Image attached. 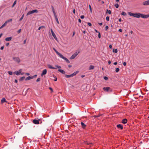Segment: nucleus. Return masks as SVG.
Here are the masks:
<instances>
[{"label":"nucleus","instance_id":"nucleus-57","mask_svg":"<svg viewBox=\"0 0 149 149\" xmlns=\"http://www.w3.org/2000/svg\"><path fill=\"white\" fill-rule=\"evenodd\" d=\"M78 20L79 22L81 23V20L80 19H79Z\"/></svg>","mask_w":149,"mask_h":149},{"label":"nucleus","instance_id":"nucleus-11","mask_svg":"<svg viewBox=\"0 0 149 149\" xmlns=\"http://www.w3.org/2000/svg\"><path fill=\"white\" fill-rule=\"evenodd\" d=\"M60 58H62L63 59V58H64V56H63L61 54V53H59V52H58L57 54H56Z\"/></svg>","mask_w":149,"mask_h":149},{"label":"nucleus","instance_id":"nucleus-59","mask_svg":"<svg viewBox=\"0 0 149 149\" xmlns=\"http://www.w3.org/2000/svg\"><path fill=\"white\" fill-rule=\"evenodd\" d=\"M49 89L52 91H53V89L51 87H49Z\"/></svg>","mask_w":149,"mask_h":149},{"label":"nucleus","instance_id":"nucleus-34","mask_svg":"<svg viewBox=\"0 0 149 149\" xmlns=\"http://www.w3.org/2000/svg\"><path fill=\"white\" fill-rule=\"evenodd\" d=\"M8 72L10 75H12L13 74V72L11 71H8Z\"/></svg>","mask_w":149,"mask_h":149},{"label":"nucleus","instance_id":"nucleus-49","mask_svg":"<svg viewBox=\"0 0 149 149\" xmlns=\"http://www.w3.org/2000/svg\"><path fill=\"white\" fill-rule=\"evenodd\" d=\"M84 15H81V19H83L84 18Z\"/></svg>","mask_w":149,"mask_h":149},{"label":"nucleus","instance_id":"nucleus-14","mask_svg":"<svg viewBox=\"0 0 149 149\" xmlns=\"http://www.w3.org/2000/svg\"><path fill=\"white\" fill-rule=\"evenodd\" d=\"M22 72V69H20L17 72L16 75H19Z\"/></svg>","mask_w":149,"mask_h":149},{"label":"nucleus","instance_id":"nucleus-60","mask_svg":"<svg viewBox=\"0 0 149 149\" xmlns=\"http://www.w3.org/2000/svg\"><path fill=\"white\" fill-rule=\"evenodd\" d=\"M73 13H74V14H75V9H74L73 10Z\"/></svg>","mask_w":149,"mask_h":149},{"label":"nucleus","instance_id":"nucleus-24","mask_svg":"<svg viewBox=\"0 0 149 149\" xmlns=\"http://www.w3.org/2000/svg\"><path fill=\"white\" fill-rule=\"evenodd\" d=\"M12 19H9L7 21H6L5 22V23L7 24V23H8V22H11V21H12Z\"/></svg>","mask_w":149,"mask_h":149},{"label":"nucleus","instance_id":"nucleus-33","mask_svg":"<svg viewBox=\"0 0 149 149\" xmlns=\"http://www.w3.org/2000/svg\"><path fill=\"white\" fill-rule=\"evenodd\" d=\"M24 17V14H23L22 16V17H21V18L20 19H19V21H21L23 18V17Z\"/></svg>","mask_w":149,"mask_h":149},{"label":"nucleus","instance_id":"nucleus-58","mask_svg":"<svg viewBox=\"0 0 149 149\" xmlns=\"http://www.w3.org/2000/svg\"><path fill=\"white\" fill-rule=\"evenodd\" d=\"M37 76V75L36 74V75H34L33 76H32V77H33V78H34L36 77Z\"/></svg>","mask_w":149,"mask_h":149},{"label":"nucleus","instance_id":"nucleus-25","mask_svg":"<svg viewBox=\"0 0 149 149\" xmlns=\"http://www.w3.org/2000/svg\"><path fill=\"white\" fill-rule=\"evenodd\" d=\"M121 15H123L125 16L127 15V14L126 13L124 12H122L121 13Z\"/></svg>","mask_w":149,"mask_h":149},{"label":"nucleus","instance_id":"nucleus-61","mask_svg":"<svg viewBox=\"0 0 149 149\" xmlns=\"http://www.w3.org/2000/svg\"><path fill=\"white\" fill-rule=\"evenodd\" d=\"M55 79H54V80L55 81H56L57 80V78L56 77H55Z\"/></svg>","mask_w":149,"mask_h":149},{"label":"nucleus","instance_id":"nucleus-4","mask_svg":"<svg viewBox=\"0 0 149 149\" xmlns=\"http://www.w3.org/2000/svg\"><path fill=\"white\" fill-rule=\"evenodd\" d=\"M13 60L16 62L19 63L20 62V59L18 57H14L13 58Z\"/></svg>","mask_w":149,"mask_h":149},{"label":"nucleus","instance_id":"nucleus-52","mask_svg":"<svg viewBox=\"0 0 149 149\" xmlns=\"http://www.w3.org/2000/svg\"><path fill=\"white\" fill-rule=\"evenodd\" d=\"M21 29H19L17 31L18 33H20V32H21Z\"/></svg>","mask_w":149,"mask_h":149},{"label":"nucleus","instance_id":"nucleus-6","mask_svg":"<svg viewBox=\"0 0 149 149\" xmlns=\"http://www.w3.org/2000/svg\"><path fill=\"white\" fill-rule=\"evenodd\" d=\"M40 120H38L36 119H34L33 120V123L35 124H38L39 123V121Z\"/></svg>","mask_w":149,"mask_h":149},{"label":"nucleus","instance_id":"nucleus-53","mask_svg":"<svg viewBox=\"0 0 149 149\" xmlns=\"http://www.w3.org/2000/svg\"><path fill=\"white\" fill-rule=\"evenodd\" d=\"M123 65L124 66H126V63L125 62H124L123 63Z\"/></svg>","mask_w":149,"mask_h":149},{"label":"nucleus","instance_id":"nucleus-46","mask_svg":"<svg viewBox=\"0 0 149 149\" xmlns=\"http://www.w3.org/2000/svg\"><path fill=\"white\" fill-rule=\"evenodd\" d=\"M51 7H52V11H54L55 10H54V7L53 6H51Z\"/></svg>","mask_w":149,"mask_h":149},{"label":"nucleus","instance_id":"nucleus-37","mask_svg":"<svg viewBox=\"0 0 149 149\" xmlns=\"http://www.w3.org/2000/svg\"><path fill=\"white\" fill-rule=\"evenodd\" d=\"M53 12L54 14V17H56L57 16L56 15V13L55 11V10L54 11H53Z\"/></svg>","mask_w":149,"mask_h":149},{"label":"nucleus","instance_id":"nucleus-40","mask_svg":"<svg viewBox=\"0 0 149 149\" xmlns=\"http://www.w3.org/2000/svg\"><path fill=\"white\" fill-rule=\"evenodd\" d=\"M89 9H90V11L92 12V8H91V6L89 5Z\"/></svg>","mask_w":149,"mask_h":149},{"label":"nucleus","instance_id":"nucleus-20","mask_svg":"<svg viewBox=\"0 0 149 149\" xmlns=\"http://www.w3.org/2000/svg\"><path fill=\"white\" fill-rule=\"evenodd\" d=\"M94 67L93 65H91L89 66V69L90 70H93L94 69Z\"/></svg>","mask_w":149,"mask_h":149},{"label":"nucleus","instance_id":"nucleus-12","mask_svg":"<svg viewBox=\"0 0 149 149\" xmlns=\"http://www.w3.org/2000/svg\"><path fill=\"white\" fill-rule=\"evenodd\" d=\"M60 58H62L63 59V58H64V56H63L61 54V53H59V52H58L57 54H56Z\"/></svg>","mask_w":149,"mask_h":149},{"label":"nucleus","instance_id":"nucleus-26","mask_svg":"<svg viewBox=\"0 0 149 149\" xmlns=\"http://www.w3.org/2000/svg\"><path fill=\"white\" fill-rule=\"evenodd\" d=\"M55 19H56L57 22V23L58 24H59V23L58 21V19L57 18V16L55 17Z\"/></svg>","mask_w":149,"mask_h":149},{"label":"nucleus","instance_id":"nucleus-47","mask_svg":"<svg viewBox=\"0 0 149 149\" xmlns=\"http://www.w3.org/2000/svg\"><path fill=\"white\" fill-rule=\"evenodd\" d=\"M87 24L88 25H89V26H91L92 25V24L91 23L88 22Z\"/></svg>","mask_w":149,"mask_h":149},{"label":"nucleus","instance_id":"nucleus-39","mask_svg":"<svg viewBox=\"0 0 149 149\" xmlns=\"http://www.w3.org/2000/svg\"><path fill=\"white\" fill-rule=\"evenodd\" d=\"M65 77L66 78H69V77H71L70 76V75H68L66 74L65 75Z\"/></svg>","mask_w":149,"mask_h":149},{"label":"nucleus","instance_id":"nucleus-2","mask_svg":"<svg viewBox=\"0 0 149 149\" xmlns=\"http://www.w3.org/2000/svg\"><path fill=\"white\" fill-rule=\"evenodd\" d=\"M38 12V10H32L29 11L27 13L26 15L28 16L35 13H37Z\"/></svg>","mask_w":149,"mask_h":149},{"label":"nucleus","instance_id":"nucleus-9","mask_svg":"<svg viewBox=\"0 0 149 149\" xmlns=\"http://www.w3.org/2000/svg\"><path fill=\"white\" fill-rule=\"evenodd\" d=\"M7 102V101L6 100V99L5 98H3L1 101V104H3L4 102Z\"/></svg>","mask_w":149,"mask_h":149},{"label":"nucleus","instance_id":"nucleus-38","mask_svg":"<svg viewBox=\"0 0 149 149\" xmlns=\"http://www.w3.org/2000/svg\"><path fill=\"white\" fill-rule=\"evenodd\" d=\"M57 68H61V66H59L58 65H55V66Z\"/></svg>","mask_w":149,"mask_h":149},{"label":"nucleus","instance_id":"nucleus-19","mask_svg":"<svg viewBox=\"0 0 149 149\" xmlns=\"http://www.w3.org/2000/svg\"><path fill=\"white\" fill-rule=\"evenodd\" d=\"M117 127L118 128H120L121 130L123 129V126L120 124H118L117 125Z\"/></svg>","mask_w":149,"mask_h":149},{"label":"nucleus","instance_id":"nucleus-18","mask_svg":"<svg viewBox=\"0 0 149 149\" xmlns=\"http://www.w3.org/2000/svg\"><path fill=\"white\" fill-rule=\"evenodd\" d=\"M12 39V37H8L5 39V40L6 41H9L11 40Z\"/></svg>","mask_w":149,"mask_h":149},{"label":"nucleus","instance_id":"nucleus-50","mask_svg":"<svg viewBox=\"0 0 149 149\" xmlns=\"http://www.w3.org/2000/svg\"><path fill=\"white\" fill-rule=\"evenodd\" d=\"M108 13L109 14H111V11L110 10H109L108 11Z\"/></svg>","mask_w":149,"mask_h":149},{"label":"nucleus","instance_id":"nucleus-41","mask_svg":"<svg viewBox=\"0 0 149 149\" xmlns=\"http://www.w3.org/2000/svg\"><path fill=\"white\" fill-rule=\"evenodd\" d=\"M106 19L107 21H109V17L108 16L106 17Z\"/></svg>","mask_w":149,"mask_h":149},{"label":"nucleus","instance_id":"nucleus-36","mask_svg":"<svg viewBox=\"0 0 149 149\" xmlns=\"http://www.w3.org/2000/svg\"><path fill=\"white\" fill-rule=\"evenodd\" d=\"M53 12L54 14V17H56L57 16L56 15V13L55 11V10L54 11H53Z\"/></svg>","mask_w":149,"mask_h":149},{"label":"nucleus","instance_id":"nucleus-10","mask_svg":"<svg viewBox=\"0 0 149 149\" xmlns=\"http://www.w3.org/2000/svg\"><path fill=\"white\" fill-rule=\"evenodd\" d=\"M47 66H48V68H49V69H56V68L53 67L50 64H48L47 65Z\"/></svg>","mask_w":149,"mask_h":149},{"label":"nucleus","instance_id":"nucleus-48","mask_svg":"<svg viewBox=\"0 0 149 149\" xmlns=\"http://www.w3.org/2000/svg\"><path fill=\"white\" fill-rule=\"evenodd\" d=\"M109 27L108 26H106L105 27V30L107 31Z\"/></svg>","mask_w":149,"mask_h":149},{"label":"nucleus","instance_id":"nucleus-23","mask_svg":"<svg viewBox=\"0 0 149 149\" xmlns=\"http://www.w3.org/2000/svg\"><path fill=\"white\" fill-rule=\"evenodd\" d=\"M52 36H53V37H54V39L57 40V38L55 34L54 33H53V34H52Z\"/></svg>","mask_w":149,"mask_h":149},{"label":"nucleus","instance_id":"nucleus-1","mask_svg":"<svg viewBox=\"0 0 149 149\" xmlns=\"http://www.w3.org/2000/svg\"><path fill=\"white\" fill-rule=\"evenodd\" d=\"M128 14L131 16L137 18L141 17L143 18H146L149 17V15H144L139 13H134L129 12L128 13Z\"/></svg>","mask_w":149,"mask_h":149},{"label":"nucleus","instance_id":"nucleus-13","mask_svg":"<svg viewBox=\"0 0 149 149\" xmlns=\"http://www.w3.org/2000/svg\"><path fill=\"white\" fill-rule=\"evenodd\" d=\"M81 125L82 127L83 128H85L86 126V125L83 122H81Z\"/></svg>","mask_w":149,"mask_h":149},{"label":"nucleus","instance_id":"nucleus-7","mask_svg":"<svg viewBox=\"0 0 149 149\" xmlns=\"http://www.w3.org/2000/svg\"><path fill=\"white\" fill-rule=\"evenodd\" d=\"M143 4L144 6L149 5V0L143 2Z\"/></svg>","mask_w":149,"mask_h":149},{"label":"nucleus","instance_id":"nucleus-31","mask_svg":"<svg viewBox=\"0 0 149 149\" xmlns=\"http://www.w3.org/2000/svg\"><path fill=\"white\" fill-rule=\"evenodd\" d=\"M25 78V77H23L20 78V79H19V80L21 81H22Z\"/></svg>","mask_w":149,"mask_h":149},{"label":"nucleus","instance_id":"nucleus-51","mask_svg":"<svg viewBox=\"0 0 149 149\" xmlns=\"http://www.w3.org/2000/svg\"><path fill=\"white\" fill-rule=\"evenodd\" d=\"M50 30H51V33L52 34H53V33H54L52 29H51Z\"/></svg>","mask_w":149,"mask_h":149},{"label":"nucleus","instance_id":"nucleus-16","mask_svg":"<svg viewBox=\"0 0 149 149\" xmlns=\"http://www.w3.org/2000/svg\"><path fill=\"white\" fill-rule=\"evenodd\" d=\"M58 71L63 74H65V72L63 70L58 69Z\"/></svg>","mask_w":149,"mask_h":149},{"label":"nucleus","instance_id":"nucleus-3","mask_svg":"<svg viewBox=\"0 0 149 149\" xmlns=\"http://www.w3.org/2000/svg\"><path fill=\"white\" fill-rule=\"evenodd\" d=\"M103 89L106 92L112 91L111 89L109 87H104Z\"/></svg>","mask_w":149,"mask_h":149},{"label":"nucleus","instance_id":"nucleus-45","mask_svg":"<svg viewBox=\"0 0 149 149\" xmlns=\"http://www.w3.org/2000/svg\"><path fill=\"white\" fill-rule=\"evenodd\" d=\"M104 79L106 80H107L108 79V78L107 77H104Z\"/></svg>","mask_w":149,"mask_h":149},{"label":"nucleus","instance_id":"nucleus-32","mask_svg":"<svg viewBox=\"0 0 149 149\" xmlns=\"http://www.w3.org/2000/svg\"><path fill=\"white\" fill-rule=\"evenodd\" d=\"M45 27L43 26H42L40 27L38 29V30H40L41 28H44Z\"/></svg>","mask_w":149,"mask_h":149},{"label":"nucleus","instance_id":"nucleus-42","mask_svg":"<svg viewBox=\"0 0 149 149\" xmlns=\"http://www.w3.org/2000/svg\"><path fill=\"white\" fill-rule=\"evenodd\" d=\"M98 38H101V35L100 34V32H98Z\"/></svg>","mask_w":149,"mask_h":149},{"label":"nucleus","instance_id":"nucleus-63","mask_svg":"<svg viewBox=\"0 0 149 149\" xmlns=\"http://www.w3.org/2000/svg\"><path fill=\"white\" fill-rule=\"evenodd\" d=\"M98 24L100 26L102 25V23H99Z\"/></svg>","mask_w":149,"mask_h":149},{"label":"nucleus","instance_id":"nucleus-62","mask_svg":"<svg viewBox=\"0 0 149 149\" xmlns=\"http://www.w3.org/2000/svg\"><path fill=\"white\" fill-rule=\"evenodd\" d=\"M113 64L115 65H116L117 64V62H115Z\"/></svg>","mask_w":149,"mask_h":149},{"label":"nucleus","instance_id":"nucleus-54","mask_svg":"<svg viewBox=\"0 0 149 149\" xmlns=\"http://www.w3.org/2000/svg\"><path fill=\"white\" fill-rule=\"evenodd\" d=\"M70 76L71 77H73V76H74V75L73 73L72 74H70Z\"/></svg>","mask_w":149,"mask_h":149},{"label":"nucleus","instance_id":"nucleus-17","mask_svg":"<svg viewBox=\"0 0 149 149\" xmlns=\"http://www.w3.org/2000/svg\"><path fill=\"white\" fill-rule=\"evenodd\" d=\"M32 79H33V77H32V76H29L26 78L25 80L27 81L28 80H29Z\"/></svg>","mask_w":149,"mask_h":149},{"label":"nucleus","instance_id":"nucleus-55","mask_svg":"<svg viewBox=\"0 0 149 149\" xmlns=\"http://www.w3.org/2000/svg\"><path fill=\"white\" fill-rule=\"evenodd\" d=\"M3 48H4V46H2V47H1L0 49H1V50H3Z\"/></svg>","mask_w":149,"mask_h":149},{"label":"nucleus","instance_id":"nucleus-30","mask_svg":"<svg viewBox=\"0 0 149 149\" xmlns=\"http://www.w3.org/2000/svg\"><path fill=\"white\" fill-rule=\"evenodd\" d=\"M114 6L117 8H118L119 7V5L118 4V3H116L115 4Z\"/></svg>","mask_w":149,"mask_h":149},{"label":"nucleus","instance_id":"nucleus-64","mask_svg":"<svg viewBox=\"0 0 149 149\" xmlns=\"http://www.w3.org/2000/svg\"><path fill=\"white\" fill-rule=\"evenodd\" d=\"M25 74L26 75H29L30 74L29 73H26Z\"/></svg>","mask_w":149,"mask_h":149},{"label":"nucleus","instance_id":"nucleus-5","mask_svg":"<svg viewBox=\"0 0 149 149\" xmlns=\"http://www.w3.org/2000/svg\"><path fill=\"white\" fill-rule=\"evenodd\" d=\"M79 52H76L73 54L72 56L70 57V59H74L78 54Z\"/></svg>","mask_w":149,"mask_h":149},{"label":"nucleus","instance_id":"nucleus-43","mask_svg":"<svg viewBox=\"0 0 149 149\" xmlns=\"http://www.w3.org/2000/svg\"><path fill=\"white\" fill-rule=\"evenodd\" d=\"M40 80V78H38L36 80L37 82H38Z\"/></svg>","mask_w":149,"mask_h":149},{"label":"nucleus","instance_id":"nucleus-29","mask_svg":"<svg viewBox=\"0 0 149 149\" xmlns=\"http://www.w3.org/2000/svg\"><path fill=\"white\" fill-rule=\"evenodd\" d=\"M79 72V71H77L75 72H74V73H73V74L74 76L75 75L77 74Z\"/></svg>","mask_w":149,"mask_h":149},{"label":"nucleus","instance_id":"nucleus-28","mask_svg":"<svg viewBox=\"0 0 149 149\" xmlns=\"http://www.w3.org/2000/svg\"><path fill=\"white\" fill-rule=\"evenodd\" d=\"M113 52L115 53H117L118 52V50L117 49H113Z\"/></svg>","mask_w":149,"mask_h":149},{"label":"nucleus","instance_id":"nucleus-22","mask_svg":"<svg viewBox=\"0 0 149 149\" xmlns=\"http://www.w3.org/2000/svg\"><path fill=\"white\" fill-rule=\"evenodd\" d=\"M63 59L65 60L67 63H70L69 61L67 58L64 57V58H63Z\"/></svg>","mask_w":149,"mask_h":149},{"label":"nucleus","instance_id":"nucleus-56","mask_svg":"<svg viewBox=\"0 0 149 149\" xmlns=\"http://www.w3.org/2000/svg\"><path fill=\"white\" fill-rule=\"evenodd\" d=\"M109 47L111 49L112 48V46L111 45H109Z\"/></svg>","mask_w":149,"mask_h":149},{"label":"nucleus","instance_id":"nucleus-15","mask_svg":"<svg viewBox=\"0 0 149 149\" xmlns=\"http://www.w3.org/2000/svg\"><path fill=\"white\" fill-rule=\"evenodd\" d=\"M127 122V120L126 119H125L123 120L122 121V123L123 124H125Z\"/></svg>","mask_w":149,"mask_h":149},{"label":"nucleus","instance_id":"nucleus-8","mask_svg":"<svg viewBox=\"0 0 149 149\" xmlns=\"http://www.w3.org/2000/svg\"><path fill=\"white\" fill-rule=\"evenodd\" d=\"M47 71L46 69L44 70H43L42 74H41V76L42 77L43 76V75L46 74L47 73Z\"/></svg>","mask_w":149,"mask_h":149},{"label":"nucleus","instance_id":"nucleus-27","mask_svg":"<svg viewBox=\"0 0 149 149\" xmlns=\"http://www.w3.org/2000/svg\"><path fill=\"white\" fill-rule=\"evenodd\" d=\"M17 1L16 0H15L14 1V2L13 3V5L12 6V7L13 8V7L16 4V3Z\"/></svg>","mask_w":149,"mask_h":149},{"label":"nucleus","instance_id":"nucleus-21","mask_svg":"<svg viewBox=\"0 0 149 149\" xmlns=\"http://www.w3.org/2000/svg\"><path fill=\"white\" fill-rule=\"evenodd\" d=\"M7 25V24L5 23V22L0 27V29H2L4 26H5Z\"/></svg>","mask_w":149,"mask_h":149},{"label":"nucleus","instance_id":"nucleus-35","mask_svg":"<svg viewBox=\"0 0 149 149\" xmlns=\"http://www.w3.org/2000/svg\"><path fill=\"white\" fill-rule=\"evenodd\" d=\"M120 69L118 68H117L116 69V72H118L119 71Z\"/></svg>","mask_w":149,"mask_h":149},{"label":"nucleus","instance_id":"nucleus-44","mask_svg":"<svg viewBox=\"0 0 149 149\" xmlns=\"http://www.w3.org/2000/svg\"><path fill=\"white\" fill-rule=\"evenodd\" d=\"M53 49L54 51L56 52V54H57V53L58 52L54 48H53Z\"/></svg>","mask_w":149,"mask_h":149}]
</instances>
